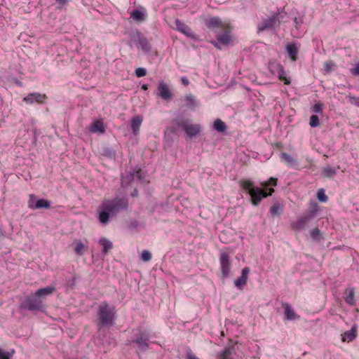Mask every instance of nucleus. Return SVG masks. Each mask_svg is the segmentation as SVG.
I'll list each match as a JSON object with an SVG mask.
<instances>
[{
	"instance_id": "7c9ffc66",
	"label": "nucleus",
	"mask_w": 359,
	"mask_h": 359,
	"mask_svg": "<svg viewBox=\"0 0 359 359\" xmlns=\"http://www.w3.org/2000/svg\"><path fill=\"white\" fill-rule=\"evenodd\" d=\"M104 130H105V129H104V124H103L102 121H95L90 126V132L91 133L99 132L100 133H104Z\"/></svg>"
},
{
	"instance_id": "3c124183",
	"label": "nucleus",
	"mask_w": 359,
	"mask_h": 359,
	"mask_svg": "<svg viewBox=\"0 0 359 359\" xmlns=\"http://www.w3.org/2000/svg\"><path fill=\"white\" fill-rule=\"evenodd\" d=\"M181 81H182V83L185 86H187L189 84V81L186 76L182 77Z\"/></svg>"
},
{
	"instance_id": "423d86ee",
	"label": "nucleus",
	"mask_w": 359,
	"mask_h": 359,
	"mask_svg": "<svg viewBox=\"0 0 359 359\" xmlns=\"http://www.w3.org/2000/svg\"><path fill=\"white\" fill-rule=\"evenodd\" d=\"M283 15H282L278 9L276 13H273L268 18L264 19L257 26V32H262L266 30L273 29L279 26Z\"/></svg>"
},
{
	"instance_id": "6e6552de",
	"label": "nucleus",
	"mask_w": 359,
	"mask_h": 359,
	"mask_svg": "<svg viewBox=\"0 0 359 359\" xmlns=\"http://www.w3.org/2000/svg\"><path fill=\"white\" fill-rule=\"evenodd\" d=\"M175 27H172L173 29H176L177 31L182 33L186 36L194 40H197L198 37L196 35L194 34L190 27L187 25L185 23L180 20L179 19L176 18L174 20Z\"/></svg>"
},
{
	"instance_id": "a878e982",
	"label": "nucleus",
	"mask_w": 359,
	"mask_h": 359,
	"mask_svg": "<svg viewBox=\"0 0 359 359\" xmlns=\"http://www.w3.org/2000/svg\"><path fill=\"white\" fill-rule=\"evenodd\" d=\"M286 50L292 60H296L297 55L299 52V47L297 43H289L287 45Z\"/></svg>"
},
{
	"instance_id": "39448f33",
	"label": "nucleus",
	"mask_w": 359,
	"mask_h": 359,
	"mask_svg": "<svg viewBox=\"0 0 359 359\" xmlns=\"http://www.w3.org/2000/svg\"><path fill=\"white\" fill-rule=\"evenodd\" d=\"M149 334L147 331H144L140 328H137L134 331L133 338L131 343L136 345V351L144 352L149 347Z\"/></svg>"
},
{
	"instance_id": "4be33fe9",
	"label": "nucleus",
	"mask_w": 359,
	"mask_h": 359,
	"mask_svg": "<svg viewBox=\"0 0 359 359\" xmlns=\"http://www.w3.org/2000/svg\"><path fill=\"white\" fill-rule=\"evenodd\" d=\"M142 121L143 118L141 116H136L131 120L130 126L133 135H137L139 133Z\"/></svg>"
},
{
	"instance_id": "c03bdc74",
	"label": "nucleus",
	"mask_w": 359,
	"mask_h": 359,
	"mask_svg": "<svg viewBox=\"0 0 359 359\" xmlns=\"http://www.w3.org/2000/svg\"><path fill=\"white\" fill-rule=\"evenodd\" d=\"M347 97H348L351 104L359 107V97H355L351 95H348Z\"/></svg>"
},
{
	"instance_id": "473e14b6",
	"label": "nucleus",
	"mask_w": 359,
	"mask_h": 359,
	"mask_svg": "<svg viewBox=\"0 0 359 359\" xmlns=\"http://www.w3.org/2000/svg\"><path fill=\"white\" fill-rule=\"evenodd\" d=\"M214 129L219 133H224L226 130V126L224 121L217 118L214 121Z\"/></svg>"
},
{
	"instance_id": "c9c22d12",
	"label": "nucleus",
	"mask_w": 359,
	"mask_h": 359,
	"mask_svg": "<svg viewBox=\"0 0 359 359\" xmlns=\"http://www.w3.org/2000/svg\"><path fill=\"white\" fill-rule=\"evenodd\" d=\"M131 17L137 21H143L144 20V13L139 10L133 11L131 13Z\"/></svg>"
},
{
	"instance_id": "f03ea898",
	"label": "nucleus",
	"mask_w": 359,
	"mask_h": 359,
	"mask_svg": "<svg viewBox=\"0 0 359 359\" xmlns=\"http://www.w3.org/2000/svg\"><path fill=\"white\" fill-rule=\"evenodd\" d=\"M55 291L53 286H48L36 290L27 297L22 302L20 306L22 309L29 311H43L44 306L42 297L51 294Z\"/></svg>"
},
{
	"instance_id": "6ab92c4d",
	"label": "nucleus",
	"mask_w": 359,
	"mask_h": 359,
	"mask_svg": "<svg viewBox=\"0 0 359 359\" xmlns=\"http://www.w3.org/2000/svg\"><path fill=\"white\" fill-rule=\"evenodd\" d=\"M172 125L170 128V132L175 133L177 132V128H181L184 130L187 125V120L182 117H177L172 121Z\"/></svg>"
},
{
	"instance_id": "ddd939ff",
	"label": "nucleus",
	"mask_w": 359,
	"mask_h": 359,
	"mask_svg": "<svg viewBox=\"0 0 359 359\" xmlns=\"http://www.w3.org/2000/svg\"><path fill=\"white\" fill-rule=\"evenodd\" d=\"M205 25L208 28L214 30L215 32L222 31L225 28V25L219 17H212L206 20Z\"/></svg>"
},
{
	"instance_id": "9b49d317",
	"label": "nucleus",
	"mask_w": 359,
	"mask_h": 359,
	"mask_svg": "<svg viewBox=\"0 0 359 359\" xmlns=\"http://www.w3.org/2000/svg\"><path fill=\"white\" fill-rule=\"evenodd\" d=\"M157 90L159 97L166 102H170L173 98V94L168 85L163 81L159 82Z\"/></svg>"
},
{
	"instance_id": "a19ab883",
	"label": "nucleus",
	"mask_w": 359,
	"mask_h": 359,
	"mask_svg": "<svg viewBox=\"0 0 359 359\" xmlns=\"http://www.w3.org/2000/svg\"><path fill=\"white\" fill-rule=\"evenodd\" d=\"M15 351L13 349L11 352H4L0 348V359H11Z\"/></svg>"
},
{
	"instance_id": "0eeeda50",
	"label": "nucleus",
	"mask_w": 359,
	"mask_h": 359,
	"mask_svg": "<svg viewBox=\"0 0 359 359\" xmlns=\"http://www.w3.org/2000/svg\"><path fill=\"white\" fill-rule=\"evenodd\" d=\"M28 208L32 210L49 209L50 208V201L43 198L36 200V196L31 194L28 200Z\"/></svg>"
},
{
	"instance_id": "ea45409f",
	"label": "nucleus",
	"mask_w": 359,
	"mask_h": 359,
	"mask_svg": "<svg viewBox=\"0 0 359 359\" xmlns=\"http://www.w3.org/2000/svg\"><path fill=\"white\" fill-rule=\"evenodd\" d=\"M317 198L320 202H326L328 200L327 196L325 194L323 189H319L317 192Z\"/></svg>"
},
{
	"instance_id": "bb28decb",
	"label": "nucleus",
	"mask_w": 359,
	"mask_h": 359,
	"mask_svg": "<svg viewBox=\"0 0 359 359\" xmlns=\"http://www.w3.org/2000/svg\"><path fill=\"white\" fill-rule=\"evenodd\" d=\"M73 245H74V252L79 256L83 255L87 250V247L81 240H76Z\"/></svg>"
},
{
	"instance_id": "cd10ccee",
	"label": "nucleus",
	"mask_w": 359,
	"mask_h": 359,
	"mask_svg": "<svg viewBox=\"0 0 359 359\" xmlns=\"http://www.w3.org/2000/svg\"><path fill=\"white\" fill-rule=\"evenodd\" d=\"M338 169H339V167H337V168H332L330 166L324 167L322 170V175L326 178H329V179L332 178L336 175Z\"/></svg>"
},
{
	"instance_id": "72a5a7b5",
	"label": "nucleus",
	"mask_w": 359,
	"mask_h": 359,
	"mask_svg": "<svg viewBox=\"0 0 359 359\" xmlns=\"http://www.w3.org/2000/svg\"><path fill=\"white\" fill-rule=\"evenodd\" d=\"M311 237L314 241H320L323 239L318 228H314L311 231Z\"/></svg>"
},
{
	"instance_id": "a18cd8bd",
	"label": "nucleus",
	"mask_w": 359,
	"mask_h": 359,
	"mask_svg": "<svg viewBox=\"0 0 359 359\" xmlns=\"http://www.w3.org/2000/svg\"><path fill=\"white\" fill-rule=\"evenodd\" d=\"M277 184V179L276 178H274V177H271L269 181L267 182H262V185L263 187H268V186H270V185H272V186H276Z\"/></svg>"
},
{
	"instance_id": "7ed1b4c3",
	"label": "nucleus",
	"mask_w": 359,
	"mask_h": 359,
	"mask_svg": "<svg viewBox=\"0 0 359 359\" xmlns=\"http://www.w3.org/2000/svg\"><path fill=\"white\" fill-rule=\"evenodd\" d=\"M97 327L99 329L102 327H111L115 323L116 318V308L113 305L109 304L107 302H102L97 311Z\"/></svg>"
},
{
	"instance_id": "4c0bfd02",
	"label": "nucleus",
	"mask_w": 359,
	"mask_h": 359,
	"mask_svg": "<svg viewBox=\"0 0 359 359\" xmlns=\"http://www.w3.org/2000/svg\"><path fill=\"white\" fill-rule=\"evenodd\" d=\"M320 125L319 118L317 115H311L309 119V126L311 128L318 127Z\"/></svg>"
},
{
	"instance_id": "b1692460",
	"label": "nucleus",
	"mask_w": 359,
	"mask_h": 359,
	"mask_svg": "<svg viewBox=\"0 0 359 359\" xmlns=\"http://www.w3.org/2000/svg\"><path fill=\"white\" fill-rule=\"evenodd\" d=\"M280 158L290 167H294L297 165V160L285 152L280 153Z\"/></svg>"
},
{
	"instance_id": "2eb2a0df",
	"label": "nucleus",
	"mask_w": 359,
	"mask_h": 359,
	"mask_svg": "<svg viewBox=\"0 0 359 359\" xmlns=\"http://www.w3.org/2000/svg\"><path fill=\"white\" fill-rule=\"evenodd\" d=\"M250 272L249 267L246 266L242 269L241 276L234 281V285L237 288L242 290L246 285Z\"/></svg>"
},
{
	"instance_id": "9d476101",
	"label": "nucleus",
	"mask_w": 359,
	"mask_h": 359,
	"mask_svg": "<svg viewBox=\"0 0 359 359\" xmlns=\"http://www.w3.org/2000/svg\"><path fill=\"white\" fill-rule=\"evenodd\" d=\"M219 262L223 278L229 276L231 271L230 257L228 253L222 252L220 253Z\"/></svg>"
},
{
	"instance_id": "4468645a",
	"label": "nucleus",
	"mask_w": 359,
	"mask_h": 359,
	"mask_svg": "<svg viewBox=\"0 0 359 359\" xmlns=\"http://www.w3.org/2000/svg\"><path fill=\"white\" fill-rule=\"evenodd\" d=\"M181 101L185 102V106L191 111L196 110L200 106L199 101L192 94L184 95Z\"/></svg>"
},
{
	"instance_id": "5701e85b",
	"label": "nucleus",
	"mask_w": 359,
	"mask_h": 359,
	"mask_svg": "<svg viewBox=\"0 0 359 359\" xmlns=\"http://www.w3.org/2000/svg\"><path fill=\"white\" fill-rule=\"evenodd\" d=\"M184 130L189 137H193L196 136L200 133V126L197 124H187Z\"/></svg>"
},
{
	"instance_id": "20e7f679",
	"label": "nucleus",
	"mask_w": 359,
	"mask_h": 359,
	"mask_svg": "<svg viewBox=\"0 0 359 359\" xmlns=\"http://www.w3.org/2000/svg\"><path fill=\"white\" fill-rule=\"evenodd\" d=\"M242 189L250 196V200L253 205H257L260 201L274 192L273 188L269 189L266 193L261 188L255 187L254 182L248 180H243L240 182Z\"/></svg>"
},
{
	"instance_id": "09e8293b",
	"label": "nucleus",
	"mask_w": 359,
	"mask_h": 359,
	"mask_svg": "<svg viewBox=\"0 0 359 359\" xmlns=\"http://www.w3.org/2000/svg\"><path fill=\"white\" fill-rule=\"evenodd\" d=\"M351 73L353 74V75H355V76H359V62H358L355 67L353 69H352L351 70Z\"/></svg>"
},
{
	"instance_id": "37998d69",
	"label": "nucleus",
	"mask_w": 359,
	"mask_h": 359,
	"mask_svg": "<svg viewBox=\"0 0 359 359\" xmlns=\"http://www.w3.org/2000/svg\"><path fill=\"white\" fill-rule=\"evenodd\" d=\"M135 74L137 77H143L147 74V69L143 67H138L135 70Z\"/></svg>"
},
{
	"instance_id": "f3484780",
	"label": "nucleus",
	"mask_w": 359,
	"mask_h": 359,
	"mask_svg": "<svg viewBox=\"0 0 359 359\" xmlns=\"http://www.w3.org/2000/svg\"><path fill=\"white\" fill-rule=\"evenodd\" d=\"M46 99V95L45 94L33 93L28 94L26 97H24L23 100L27 104H32L34 102L38 103H43Z\"/></svg>"
},
{
	"instance_id": "412c9836",
	"label": "nucleus",
	"mask_w": 359,
	"mask_h": 359,
	"mask_svg": "<svg viewBox=\"0 0 359 359\" xmlns=\"http://www.w3.org/2000/svg\"><path fill=\"white\" fill-rule=\"evenodd\" d=\"M344 299L345 302L350 306L355 304V290L353 287H348L346 289Z\"/></svg>"
},
{
	"instance_id": "dca6fc26",
	"label": "nucleus",
	"mask_w": 359,
	"mask_h": 359,
	"mask_svg": "<svg viewBox=\"0 0 359 359\" xmlns=\"http://www.w3.org/2000/svg\"><path fill=\"white\" fill-rule=\"evenodd\" d=\"M137 38L139 43L138 48H141L144 53H149L151 50V46L148 39L140 32H137Z\"/></svg>"
},
{
	"instance_id": "f8f14e48",
	"label": "nucleus",
	"mask_w": 359,
	"mask_h": 359,
	"mask_svg": "<svg viewBox=\"0 0 359 359\" xmlns=\"http://www.w3.org/2000/svg\"><path fill=\"white\" fill-rule=\"evenodd\" d=\"M235 355L234 345L229 344L216 353V359H233Z\"/></svg>"
},
{
	"instance_id": "2f4dec72",
	"label": "nucleus",
	"mask_w": 359,
	"mask_h": 359,
	"mask_svg": "<svg viewBox=\"0 0 359 359\" xmlns=\"http://www.w3.org/2000/svg\"><path fill=\"white\" fill-rule=\"evenodd\" d=\"M99 243L102 246V252L104 254H107L113 248L112 243L106 238H101Z\"/></svg>"
},
{
	"instance_id": "c756f323",
	"label": "nucleus",
	"mask_w": 359,
	"mask_h": 359,
	"mask_svg": "<svg viewBox=\"0 0 359 359\" xmlns=\"http://www.w3.org/2000/svg\"><path fill=\"white\" fill-rule=\"evenodd\" d=\"M283 208H284L283 205H282L279 203H275L271 207L269 213H270L271 216L273 217H279L280 215L281 212H283Z\"/></svg>"
},
{
	"instance_id": "603ef678",
	"label": "nucleus",
	"mask_w": 359,
	"mask_h": 359,
	"mask_svg": "<svg viewBox=\"0 0 359 359\" xmlns=\"http://www.w3.org/2000/svg\"><path fill=\"white\" fill-rule=\"evenodd\" d=\"M69 0H55L57 3H58L61 6L65 5Z\"/></svg>"
},
{
	"instance_id": "5fc2aeb1",
	"label": "nucleus",
	"mask_w": 359,
	"mask_h": 359,
	"mask_svg": "<svg viewBox=\"0 0 359 359\" xmlns=\"http://www.w3.org/2000/svg\"><path fill=\"white\" fill-rule=\"evenodd\" d=\"M137 195V189L134 190V192L131 194L132 196H136Z\"/></svg>"
},
{
	"instance_id": "79ce46f5",
	"label": "nucleus",
	"mask_w": 359,
	"mask_h": 359,
	"mask_svg": "<svg viewBox=\"0 0 359 359\" xmlns=\"http://www.w3.org/2000/svg\"><path fill=\"white\" fill-rule=\"evenodd\" d=\"M151 259V254L149 251L144 250L141 255V259L144 262H149Z\"/></svg>"
},
{
	"instance_id": "e433bc0d",
	"label": "nucleus",
	"mask_w": 359,
	"mask_h": 359,
	"mask_svg": "<svg viewBox=\"0 0 359 359\" xmlns=\"http://www.w3.org/2000/svg\"><path fill=\"white\" fill-rule=\"evenodd\" d=\"M336 67V64L332 60H328L325 62L324 65V71L325 73H330L332 71H334Z\"/></svg>"
},
{
	"instance_id": "864d4df0",
	"label": "nucleus",
	"mask_w": 359,
	"mask_h": 359,
	"mask_svg": "<svg viewBox=\"0 0 359 359\" xmlns=\"http://www.w3.org/2000/svg\"><path fill=\"white\" fill-rule=\"evenodd\" d=\"M212 43L214 45V46L218 49H222V48L219 46V43L217 41H212Z\"/></svg>"
},
{
	"instance_id": "de8ad7c7",
	"label": "nucleus",
	"mask_w": 359,
	"mask_h": 359,
	"mask_svg": "<svg viewBox=\"0 0 359 359\" xmlns=\"http://www.w3.org/2000/svg\"><path fill=\"white\" fill-rule=\"evenodd\" d=\"M135 172V178H137L139 181H142L144 179V175L140 169L133 170Z\"/></svg>"
},
{
	"instance_id": "58836bf2",
	"label": "nucleus",
	"mask_w": 359,
	"mask_h": 359,
	"mask_svg": "<svg viewBox=\"0 0 359 359\" xmlns=\"http://www.w3.org/2000/svg\"><path fill=\"white\" fill-rule=\"evenodd\" d=\"M324 105L321 102L315 104L312 107V111L316 114H322L323 111Z\"/></svg>"
},
{
	"instance_id": "8fccbe9b",
	"label": "nucleus",
	"mask_w": 359,
	"mask_h": 359,
	"mask_svg": "<svg viewBox=\"0 0 359 359\" xmlns=\"http://www.w3.org/2000/svg\"><path fill=\"white\" fill-rule=\"evenodd\" d=\"M187 359H198L191 351L187 352Z\"/></svg>"
},
{
	"instance_id": "49530a36",
	"label": "nucleus",
	"mask_w": 359,
	"mask_h": 359,
	"mask_svg": "<svg viewBox=\"0 0 359 359\" xmlns=\"http://www.w3.org/2000/svg\"><path fill=\"white\" fill-rule=\"evenodd\" d=\"M294 26L297 29H299L304 22L302 17H295L294 18Z\"/></svg>"
},
{
	"instance_id": "c85d7f7f",
	"label": "nucleus",
	"mask_w": 359,
	"mask_h": 359,
	"mask_svg": "<svg viewBox=\"0 0 359 359\" xmlns=\"http://www.w3.org/2000/svg\"><path fill=\"white\" fill-rule=\"evenodd\" d=\"M135 179V172L130 171L121 177V184L123 187H128L131 184Z\"/></svg>"
},
{
	"instance_id": "393cba45",
	"label": "nucleus",
	"mask_w": 359,
	"mask_h": 359,
	"mask_svg": "<svg viewBox=\"0 0 359 359\" xmlns=\"http://www.w3.org/2000/svg\"><path fill=\"white\" fill-rule=\"evenodd\" d=\"M276 69L278 73V79L284 81V83L288 85L290 83V80L286 77V73L283 67L281 65H276Z\"/></svg>"
},
{
	"instance_id": "f257e3e1",
	"label": "nucleus",
	"mask_w": 359,
	"mask_h": 359,
	"mask_svg": "<svg viewBox=\"0 0 359 359\" xmlns=\"http://www.w3.org/2000/svg\"><path fill=\"white\" fill-rule=\"evenodd\" d=\"M128 208V199L116 197L113 199L104 200L97 208V219L102 226H107L110 218L116 217L123 210Z\"/></svg>"
},
{
	"instance_id": "1a4fd4ad",
	"label": "nucleus",
	"mask_w": 359,
	"mask_h": 359,
	"mask_svg": "<svg viewBox=\"0 0 359 359\" xmlns=\"http://www.w3.org/2000/svg\"><path fill=\"white\" fill-rule=\"evenodd\" d=\"M313 217V215L311 212H306L291 224L292 229L298 231L303 229L309 224Z\"/></svg>"
},
{
	"instance_id": "a211bd4d",
	"label": "nucleus",
	"mask_w": 359,
	"mask_h": 359,
	"mask_svg": "<svg viewBox=\"0 0 359 359\" xmlns=\"http://www.w3.org/2000/svg\"><path fill=\"white\" fill-rule=\"evenodd\" d=\"M283 307L285 309V318L287 320H294L299 319L298 316L288 303H283Z\"/></svg>"
},
{
	"instance_id": "6e6d98bb",
	"label": "nucleus",
	"mask_w": 359,
	"mask_h": 359,
	"mask_svg": "<svg viewBox=\"0 0 359 359\" xmlns=\"http://www.w3.org/2000/svg\"><path fill=\"white\" fill-rule=\"evenodd\" d=\"M147 88H147V85H146V84L142 85V89H143V90H147Z\"/></svg>"
},
{
	"instance_id": "aec40b11",
	"label": "nucleus",
	"mask_w": 359,
	"mask_h": 359,
	"mask_svg": "<svg viewBox=\"0 0 359 359\" xmlns=\"http://www.w3.org/2000/svg\"><path fill=\"white\" fill-rule=\"evenodd\" d=\"M223 33L217 36V41L224 46H228L231 42V36L229 30L224 28Z\"/></svg>"
},
{
	"instance_id": "f704fd0d",
	"label": "nucleus",
	"mask_w": 359,
	"mask_h": 359,
	"mask_svg": "<svg viewBox=\"0 0 359 359\" xmlns=\"http://www.w3.org/2000/svg\"><path fill=\"white\" fill-rule=\"evenodd\" d=\"M344 337L348 341H353L356 337V327L353 326L351 330H347L344 332Z\"/></svg>"
}]
</instances>
